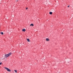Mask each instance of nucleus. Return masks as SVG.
<instances>
[{
  "label": "nucleus",
  "instance_id": "nucleus-4",
  "mask_svg": "<svg viewBox=\"0 0 73 73\" xmlns=\"http://www.w3.org/2000/svg\"><path fill=\"white\" fill-rule=\"evenodd\" d=\"M25 29H23L22 31H23V32H25Z\"/></svg>",
  "mask_w": 73,
  "mask_h": 73
},
{
  "label": "nucleus",
  "instance_id": "nucleus-8",
  "mask_svg": "<svg viewBox=\"0 0 73 73\" xmlns=\"http://www.w3.org/2000/svg\"><path fill=\"white\" fill-rule=\"evenodd\" d=\"M14 71H15V72H16V73H17V70H15Z\"/></svg>",
  "mask_w": 73,
  "mask_h": 73
},
{
  "label": "nucleus",
  "instance_id": "nucleus-12",
  "mask_svg": "<svg viewBox=\"0 0 73 73\" xmlns=\"http://www.w3.org/2000/svg\"><path fill=\"white\" fill-rule=\"evenodd\" d=\"M68 7H69V6H68Z\"/></svg>",
  "mask_w": 73,
  "mask_h": 73
},
{
  "label": "nucleus",
  "instance_id": "nucleus-3",
  "mask_svg": "<svg viewBox=\"0 0 73 73\" xmlns=\"http://www.w3.org/2000/svg\"><path fill=\"white\" fill-rule=\"evenodd\" d=\"M46 40L47 41H49V38H46Z\"/></svg>",
  "mask_w": 73,
  "mask_h": 73
},
{
  "label": "nucleus",
  "instance_id": "nucleus-7",
  "mask_svg": "<svg viewBox=\"0 0 73 73\" xmlns=\"http://www.w3.org/2000/svg\"><path fill=\"white\" fill-rule=\"evenodd\" d=\"M49 13L50 15H52V12H50Z\"/></svg>",
  "mask_w": 73,
  "mask_h": 73
},
{
  "label": "nucleus",
  "instance_id": "nucleus-2",
  "mask_svg": "<svg viewBox=\"0 0 73 73\" xmlns=\"http://www.w3.org/2000/svg\"><path fill=\"white\" fill-rule=\"evenodd\" d=\"M5 69L6 70H7V71H8V72H11V70H10V69H9V68H7V67H5Z\"/></svg>",
  "mask_w": 73,
  "mask_h": 73
},
{
  "label": "nucleus",
  "instance_id": "nucleus-1",
  "mask_svg": "<svg viewBox=\"0 0 73 73\" xmlns=\"http://www.w3.org/2000/svg\"><path fill=\"white\" fill-rule=\"evenodd\" d=\"M12 54V53L10 52L8 54H6L5 55V57L7 58V57H9L10 56H11Z\"/></svg>",
  "mask_w": 73,
  "mask_h": 73
},
{
  "label": "nucleus",
  "instance_id": "nucleus-6",
  "mask_svg": "<svg viewBox=\"0 0 73 73\" xmlns=\"http://www.w3.org/2000/svg\"><path fill=\"white\" fill-rule=\"evenodd\" d=\"M30 26H33V24H31L30 25Z\"/></svg>",
  "mask_w": 73,
  "mask_h": 73
},
{
  "label": "nucleus",
  "instance_id": "nucleus-5",
  "mask_svg": "<svg viewBox=\"0 0 73 73\" xmlns=\"http://www.w3.org/2000/svg\"><path fill=\"white\" fill-rule=\"evenodd\" d=\"M27 40L28 41V42H30V40L29 39H27Z\"/></svg>",
  "mask_w": 73,
  "mask_h": 73
},
{
  "label": "nucleus",
  "instance_id": "nucleus-9",
  "mask_svg": "<svg viewBox=\"0 0 73 73\" xmlns=\"http://www.w3.org/2000/svg\"><path fill=\"white\" fill-rule=\"evenodd\" d=\"M1 35H3V34H4V33H3V32H1Z\"/></svg>",
  "mask_w": 73,
  "mask_h": 73
},
{
  "label": "nucleus",
  "instance_id": "nucleus-10",
  "mask_svg": "<svg viewBox=\"0 0 73 73\" xmlns=\"http://www.w3.org/2000/svg\"><path fill=\"white\" fill-rule=\"evenodd\" d=\"M2 64V63H1V62L0 63V65H1V64Z\"/></svg>",
  "mask_w": 73,
  "mask_h": 73
},
{
  "label": "nucleus",
  "instance_id": "nucleus-11",
  "mask_svg": "<svg viewBox=\"0 0 73 73\" xmlns=\"http://www.w3.org/2000/svg\"><path fill=\"white\" fill-rule=\"evenodd\" d=\"M26 9H28V8H26Z\"/></svg>",
  "mask_w": 73,
  "mask_h": 73
}]
</instances>
